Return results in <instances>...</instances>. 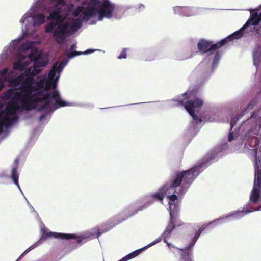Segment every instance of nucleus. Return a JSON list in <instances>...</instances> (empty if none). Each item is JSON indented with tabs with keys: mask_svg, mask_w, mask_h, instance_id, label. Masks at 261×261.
<instances>
[{
	"mask_svg": "<svg viewBox=\"0 0 261 261\" xmlns=\"http://www.w3.org/2000/svg\"><path fill=\"white\" fill-rule=\"evenodd\" d=\"M64 20V18L59 14V17H58L57 19H55L56 23L58 25L59 24H63L62 22Z\"/></svg>",
	"mask_w": 261,
	"mask_h": 261,
	"instance_id": "obj_37",
	"label": "nucleus"
},
{
	"mask_svg": "<svg viewBox=\"0 0 261 261\" xmlns=\"http://www.w3.org/2000/svg\"><path fill=\"white\" fill-rule=\"evenodd\" d=\"M24 73L22 74L21 75L18 76V77L14 79H10L9 80V82L11 86H17L19 85H21V83L23 79H24Z\"/></svg>",
	"mask_w": 261,
	"mask_h": 261,
	"instance_id": "obj_17",
	"label": "nucleus"
},
{
	"mask_svg": "<svg viewBox=\"0 0 261 261\" xmlns=\"http://www.w3.org/2000/svg\"><path fill=\"white\" fill-rule=\"evenodd\" d=\"M36 98L35 96H31L28 93L23 92V91H20V92H14V95L10 101L17 103L18 102H20L25 110H30L39 102Z\"/></svg>",
	"mask_w": 261,
	"mask_h": 261,
	"instance_id": "obj_6",
	"label": "nucleus"
},
{
	"mask_svg": "<svg viewBox=\"0 0 261 261\" xmlns=\"http://www.w3.org/2000/svg\"><path fill=\"white\" fill-rule=\"evenodd\" d=\"M41 71V70L40 69H38V68H34L33 70L31 69V68H29L27 69L25 72L24 74L25 76H36L38 74H39L40 72Z\"/></svg>",
	"mask_w": 261,
	"mask_h": 261,
	"instance_id": "obj_20",
	"label": "nucleus"
},
{
	"mask_svg": "<svg viewBox=\"0 0 261 261\" xmlns=\"http://www.w3.org/2000/svg\"><path fill=\"white\" fill-rule=\"evenodd\" d=\"M81 22L77 20L73 21L71 24H70L69 30H70L71 33L76 31L79 28L81 27Z\"/></svg>",
	"mask_w": 261,
	"mask_h": 261,
	"instance_id": "obj_26",
	"label": "nucleus"
},
{
	"mask_svg": "<svg viewBox=\"0 0 261 261\" xmlns=\"http://www.w3.org/2000/svg\"><path fill=\"white\" fill-rule=\"evenodd\" d=\"M234 126V123H233L232 122H231V123H230V126H231V129L232 128V127H233Z\"/></svg>",
	"mask_w": 261,
	"mask_h": 261,
	"instance_id": "obj_47",
	"label": "nucleus"
},
{
	"mask_svg": "<svg viewBox=\"0 0 261 261\" xmlns=\"http://www.w3.org/2000/svg\"><path fill=\"white\" fill-rule=\"evenodd\" d=\"M47 114H42L40 117H39V121H42L44 118L46 116Z\"/></svg>",
	"mask_w": 261,
	"mask_h": 261,
	"instance_id": "obj_44",
	"label": "nucleus"
},
{
	"mask_svg": "<svg viewBox=\"0 0 261 261\" xmlns=\"http://www.w3.org/2000/svg\"><path fill=\"white\" fill-rule=\"evenodd\" d=\"M37 51L36 50L32 51L29 55L28 57L31 61L35 62V60H37L38 58H40V55H36Z\"/></svg>",
	"mask_w": 261,
	"mask_h": 261,
	"instance_id": "obj_32",
	"label": "nucleus"
},
{
	"mask_svg": "<svg viewBox=\"0 0 261 261\" xmlns=\"http://www.w3.org/2000/svg\"><path fill=\"white\" fill-rule=\"evenodd\" d=\"M178 101L184 106L185 109L190 114L194 120L198 123L202 122L201 119L199 118L195 113V108H200L202 106L203 102L202 100L196 98L194 100H189L186 102H184L182 100H178Z\"/></svg>",
	"mask_w": 261,
	"mask_h": 261,
	"instance_id": "obj_9",
	"label": "nucleus"
},
{
	"mask_svg": "<svg viewBox=\"0 0 261 261\" xmlns=\"http://www.w3.org/2000/svg\"><path fill=\"white\" fill-rule=\"evenodd\" d=\"M25 56H21V60H23L25 59Z\"/></svg>",
	"mask_w": 261,
	"mask_h": 261,
	"instance_id": "obj_48",
	"label": "nucleus"
},
{
	"mask_svg": "<svg viewBox=\"0 0 261 261\" xmlns=\"http://www.w3.org/2000/svg\"><path fill=\"white\" fill-rule=\"evenodd\" d=\"M96 12H97L96 8L94 5L91 7L86 8L82 14L83 20H89L92 16L95 15Z\"/></svg>",
	"mask_w": 261,
	"mask_h": 261,
	"instance_id": "obj_14",
	"label": "nucleus"
},
{
	"mask_svg": "<svg viewBox=\"0 0 261 261\" xmlns=\"http://www.w3.org/2000/svg\"><path fill=\"white\" fill-rule=\"evenodd\" d=\"M54 2H56L58 5H64V0H53Z\"/></svg>",
	"mask_w": 261,
	"mask_h": 261,
	"instance_id": "obj_43",
	"label": "nucleus"
},
{
	"mask_svg": "<svg viewBox=\"0 0 261 261\" xmlns=\"http://www.w3.org/2000/svg\"><path fill=\"white\" fill-rule=\"evenodd\" d=\"M208 160L200 162L189 170L177 172L176 175L173 178L171 184L169 185L170 189H168L167 193L172 194L169 195L168 198L174 202L177 199L178 196H182L186 193L188 188L199 174L201 169L208 165Z\"/></svg>",
	"mask_w": 261,
	"mask_h": 261,
	"instance_id": "obj_1",
	"label": "nucleus"
},
{
	"mask_svg": "<svg viewBox=\"0 0 261 261\" xmlns=\"http://www.w3.org/2000/svg\"><path fill=\"white\" fill-rule=\"evenodd\" d=\"M161 239H160L157 240L156 241H154L152 242V243H151L150 244L148 245L147 246L144 247V248H147L148 247H150L151 246L155 244L156 243L160 242L161 241Z\"/></svg>",
	"mask_w": 261,
	"mask_h": 261,
	"instance_id": "obj_42",
	"label": "nucleus"
},
{
	"mask_svg": "<svg viewBox=\"0 0 261 261\" xmlns=\"http://www.w3.org/2000/svg\"><path fill=\"white\" fill-rule=\"evenodd\" d=\"M43 235H44V237L45 239H48L49 238H57V239H62V240H69V239L76 240V243L77 244H80L82 240V238L81 237H77L76 235L73 234L49 232H47V233H44Z\"/></svg>",
	"mask_w": 261,
	"mask_h": 261,
	"instance_id": "obj_12",
	"label": "nucleus"
},
{
	"mask_svg": "<svg viewBox=\"0 0 261 261\" xmlns=\"http://www.w3.org/2000/svg\"><path fill=\"white\" fill-rule=\"evenodd\" d=\"M258 192H259V196H258V197L257 198L256 201L255 202L252 201L251 200V196H250V202H251L254 204H255L257 202H259L260 203L259 207L258 208H251L250 210H246L245 208H244L243 211L245 212L246 213H248L252 212H253L255 211L261 210V190L260 189H258Z\"/></svg>",
	"mask_w": 261,
	"mask_h": 261,
	"instance_id": "obj_19",
	"label": "nucleus"
},
{
	"mask_svg": "<svg viewBox=\"0 0 261 261\" xmlns=\"http://www.w3.org/2000/svg\"><path fill=\"white\" fill-rule=\"evenodd\" d=\"M83 8L82 7H79L74 12V16L77 17L82 12Z\"/></svg>",
	"mask_w": 261,
	"mask_h": 261,
	"instance_id": "obj_35",
	"label": "nucleus"
},
{
	"mask_svg": "<svg viewBox=\"0 0 261 261\" xmlns=\"http://www.w3.org/2000/svg\"><path fill=\"white\" fill-rule=\"evenodd\" d=\"M122 221H119L117 223L113 224H112V222L108 221L107 223L103 224V225L105 226H108V228H106L105 230V231H101V230L98 231V235L97 236H99L100 234H101L104 232H106V231L110 230L113 226L116 225L117 224H119V223H121Z\"/></svg>",
	"mask_w": 261,
	"mask_h": 261,
	"instance_id": "obj_24",
	"label": "nucleus"
},
{
	"mask_svg": "<svg viewBox=\"0 0 261 261\" xmlns=\"http://www.w3.org/2000/svg\"><path fill=\"white\" fill-rule=\"evenodd\" d=\"M34 83L35 79L33 77L27 76L25 79H23L18 89L20 91H23V92L28 93L31 96H35L37 101H43V103L38 109L39 111L47 108L50 105L51 99L55 100L57 108L69 105L67 102L61 99L59 93L57 90H54L51 94L47 91L45 93L42 91H37V86H33Z\"/></svg>",
	"mask_w": 261,
	"mask_h": 261,
	"instance_id": "obj_2",
	"label": "nucleus"
},
{
	"mask_svg": "<svg viewBox=\"0 0 261 261\" xmlns=\"http://www.w3.org/2000/svg\"><path fill=\"white\" fill-rule=\"evenodd\" d=\"M39 59L40 58H38L37 60H35V62L33 64L34 68L44 67L46 65V63L45 62L40 61Z\"/></svg>",
	"mask_w": 261,
	"mask_h": 261,
	"instance_id": "obj_31",
	"label": "nucleus"
},
{
	"mask_svg": "<svg viewBox=\"0 0 261 261\" xmlns=\"http://www.w3.org/2000/svg\"><path fill=\"white\" fill-rule=\"evenodd\" d=\"M252 22H253L252 24L253 25L257 24V21L255 20V17L253 15L247 20L246 23L239 30L234 32L233 34L215 44H213V41H211L200 39L197 44L198 50L202 51L203 54L209 53L213 54L215 51L220 48L229 41L241 38L243 35L244 30H246L247 32L250 31L248 27Z\"/></svg>",
	"mask_w": 261,
	"mask_h": 261,
	"instance_id": "obj_3",
	"label": "nucleus"
},
{
	"mask_svg": "<svg viewBox=\"0 0 261 261\" xmlns=\"http://www.w3.org/2000/svg\"><path fill=\"white\" fill-rule=\"evenodd\" d=\"M33 21L34 25H41L45 21V16L42 13L34 15L33 16Z\"/></svg>",
	"mask_w": 261,
	"mask_h": 261,
	"instance_id": "obj_16",
	"label": "nucleus"
},
{
	"mask_svg": "<svg viewBox=\"0 0 261 261\" xmlns=\"http://www.w3.org/2000/svg\"><path fill=\"white\" fill-rule=\"evenodd\" d=\"M96 8L97 12L99 13L98 20H102L104 17L111 18L115 9V5L109 0H106L100 4L94 5Z\"/></svg>",
	"mask_w": 261,
	"mask_h": 261,
	"instance_id": "obj_8",
	"label": "nucleus"
},
{
	"mask_svg": "<svg viewBox=\"0 0 261 261\" xmlns=\"http://www.w3.org/2000/svg\"><path fill=\"white\" fill-rule=\"evenodd\" d=\"M57 26L54 32L53 36L55 38L56 41L58 44H61L65 40L66 34H71L70 30H69L70 23L65 22L63 24H59Z\"/></svg>",
	"mask_w": 261,
	"mask_h": 261,
	"instance_id": "obj_11",
	"label": "nucleus"
},
{
	"mask_svg": "<svg viewBox=\"0 0 261 261\" xmlns=\"http://www.w3.org/2000/svg\"><path fill=\"white\" fill-rule=\"evenodd\" d=\"M182 96L184 97H185V99H187L188 98H189L190 97L188 96V92H185L183 95Z\"/></svg>",
	"mask_w": 261,
	"mask_h": 261,
	"instance_id": "obj_46",
	"label": "nucleus"
},
{
	"mask_svg": "<svg viewBox=\"0 0 261 261\" xmlns=\"http://www.w3.org/2000/svg\"><path fill=\"white\" fill-rule=\"evenodd\" d=\"M175 13L183 15L184 16H189L190 11L191 10L190 7L185 6H175L173 8Z\"/></svg>",
	"mask_w": 261,
	"mask_h": 261,
	"instance_id": "obj_15",
	"label": "nucleus"
},
{
	"mask_svg": "<svg viewBox=\"0 0 261 261\" xmlns=\"http://www.w3.org/2000/svg\"><path fill=\"white\" fill-rule=\"evenodd\" d=\"M60 11L59 10H56L50 13L49 16L47 17V20H55L58 17H59Z\"/></svg>",
	"mask_w": 261,
	"mask_h": 261,
	"instance_id": "obj_29",
	"label": "nucleus"
},
{
	"mask_svg": "<svg viewBox=\"0 0 261 261\" xmlns=\"http://www.w3.org/2000/svg\"><path fill=\"white\" fill-rule=\"evenodd\" d=\"M76 44H73L70 46L69 51L67 53V57L69 59H71L75 56L83 54V52L74 51V49L76 48Z\"/></svg>",
	"mask_w": 261,
	"mask_h": 261,
	"instance_id": "obj_18",
	"label": "nucleus"
},
{
	"mask_svg": "<svg viewBox=\"0 0 261 261\" xmlns=\"http://www.w3.org/2000/svg\"><path fill=\"white\" fill-rule=\"evenodd\" d=\"M205 226H201L195 229V234L187 247L184 249H179L180 251L181 261H193L192 259V251L191 248L194 246L201 233L204 229Z\"/></svg>",
	"mask_w": 261,
	"mask_h": 261,
	"instance_id": "obj_7",
	"label": "nucleus"
},
{
	"mask_svg": "<svg viewBox=\"0 0 261 261\" xmlns=\"http://www.w3.org/2000/svg\"><path fill=\"white\" fill-rule=\"evenodd\" d=\"M177 221L175 222V227L176 226H180L183 225V222L180 220L179 219L176 218Z\"/></svg>",
	"mask_w": 261,
	"mask_h": 261,
	"instance_id": "obj_40",
	"label": "nucleus"
},
{
	"mask_svg": "<svg viewBox=\"0 0 261 261\" xmlns=\"http://www.w3.org/2000/svg\"><path fill=\"white\" fill-rule=\"evenodd\" d=\"M20 109L19 103L10 101L4 111H0V119L10 120L13 123L18 120V117L10 118V116L14 115L17 111Z\"/></svg>",
	"mask_w": 261,
	"mask_h": 261,
	"instance_id": "obj_10",
	"label": "nucleus"
},
{
	"mask_svg": "<svg viewBox=\"0 0 261 261\" xmlns=\"http://www.w3.org/2000/svg\"><path fill=\"white\" fill-rule=\"evenodd\" d=\"M126 49L125 48H124L123 49V50L122 51V52L121 53L120 55L118 56V59H125L126 58Z\"/></svg>",
	"mask_w": 261,
	"mask_h": 261,
	"instance_id": "obj_36",
	"label": "nucleus"
},
{
	"mask_svg": "<svg viewBox=\"0 0 261 261\" xmlns=\"http://www.w3.org/2000/svg\"><path fill=\"white\" fill-rule=\"evenodd\" d=\"M6 80V78H0V91L4 87L5 84L4 82Z\"/></svg>",
	"mask_w": 261,
	"mask_h": 261,
	"instance_id": "obj_38",
	"label": "nucleus"
},
{
	"mask_svg": "<svg viewBox=\"0 0 261 261\" xmlns=\"http://www.w3.org/2000/svg\"><path fill=\"white\" fill-rule=\"evenodd\" d=\"M220 54L219 51H217L214 56V59H213V65H216L220 59Z\"/></svg>",
	"mask_w": 261,
	"mask_h": 261,
	"instance_id": "obj_34",
	"label": "nucleus"
},
{
	"mask_svg": "<svg viewBox=\"0 0 261 261\" xmlns=\"http://www.w3.org/2000/svg\"><path fill=\"white\" fill-rule=\"evenodd\" d=\"M11 178L12 179L14 183L15 184V185H16L17 187H18L19 188V183H18L19 175L17 173V167L13 168L12 171H11Z\"/></svg>",
	"mask_w": 261,
	"mask_h": 261,
	"instance_id": "obj_23",
	"label": "nucleus"
},
{
	"mask_svg": "<svg viewBox=\"0 0 261 261\" xmlns=\"http://www.w3.org/2000/svg\"><path fill=\"white\" fill-rule=\"evenodd\" d=\"M45 83H46V82ZM44 85H45V83H44V79H41L40 80H37V83H36V85L35 86H37V91H38L39 89L42 88L44 86ZM44 89L45 90H46V91H48L50 89L47 90V89H46L45 88V87H44Z\"/></svg>",
	"mask_w": 261,
	"mask_h": 261,
	"instance_id": "obj_33",
	"label": "nucleus"
},
{
	"mask_svg": "<svg viewBox=\"0 0 261 261\" xmlns=\"http://www.w3.org/2000/svg\"><path fill=\"white\" fill-rule=\"evenodd\" d=\"M170 221L168 226H167L164 231V236H165L164 242L167 244L169 248L171 249V248H174V246H172V245L167 241L166 238L170 234V232L175 228V222L177 221V220L176 217L173 216L171 211H170Z\"/></svg>",
	"mask_w": 261,
	"mask_h": 261,
	"instance_id": "obj_13",
	"label": "nucleus"
},
{
	"mask_svg": "<svg viewBox=\"0 0 261 261\" xmlns=\"http://www.w3.org/2000/svg\"><path fill=\"white\" fill-rule=\"evenodd\" d=\"M12 124V123L10 120L0 119V134L3 132V128L4 126L6 127H9Z\"/></svg>",
	"mask_w": 261,
	"mask_h": 261,
	"instance_id": "obj_27",
	"label": "nucleus"
},
{
	"mask_svg": "<svg viewBox=\"0 0 261 261\" xmlns=\"http://www.w3.org/2000/svg\"><path fill=\"white\" fill-rule=\"evenodd\" d=\"M256 105V102L255 101H251L249 104L248 105L247 108L245 111L242 112L241 114L239 116L238 119L241 118L243 117L246 113H248L249 111L252 110L254 107Z\"/></svg>",
	"mask_w": 261,
	"mask_h": 261,
	"instance_id": "obj_25",
	"label": "nucleus"
},
{
	"mask_svg": "<svg viewBox=\"0 0 261 261\" xmlns=\"http://www.w3.org/2000/svg\"><path fill=\"white\" fill-rule=\"evenodd\" d=\"M8 69L7 68L4 69L2 71H1L0 73H1V76H2V78L4 77L6 75V74L8 72Z\"/></svg>",
	"mask_w": 261,
	"mask_h": 261,
	"instance_id": "obj_39",
	"label": "nucleus"
},
{
	"mask_svg": "<svg viewBox=\"0 0 261 261\" xmlns=\"http://www.w3.org/2000/svg\"><path fill=\"white\" fill-rule=\"evenodd\" d=\"M233 140V132H230L228 135V141L231 142Z\"/></svg>",
	"mask_w": 261,
	"mask_h": 261,
	"instance_id": "obj_41",
	"label": "nucleus"
},
{
	"mask_svg": "<svg viewBox=\"0 0 261 261\" xmlns=\"http://www.w3.org/2000/svg\"><path fill=\"white\" fill-rule=\"evenodd\" d=\"M29 62H25V64H23L21 61L16 62L13 63V69L22 71L24 69L26 66L29 65Z\"/></svg>",
	"mask_w": 261,
	"mask_h": 261,
	"instance_id": "obj_22",
	"label": "nucleus"
},
{
	"mask_svg": "<svg viewBox=\"0 0 261 261\" xmlns=\"http://www.w3.org/2000/svg\"><path fill=\"white\" fill-rule=\"evenodd\" d=\"M168 189H169L168 184H165L161 187L155 193L152 194L150 196V198L147 200L145 203H144L139 208L133 211L132 213L128 214L127 215V218L133 216L134 215L137 214L139 211L146 208L149 205L153 204L154 200L160 201L161 203H162L165 195L168 193Z\"/></svg>",
	"mask_w": 261,
	"mask_h": 261,
	"instance_id": "obj_5",
	"label": "nucleus"
},
{
	"mask_svg": "<svg viewBox=\"0 0 261 261\" xmlns=\"http://www.w3.org/2000/svg\"><path fill=\"white\" fill-rule=\"evenodd\" d=\"M24 253H23L22 255H21V256H20V257H19V258L23 256V255L24 254Z\"/></svg>",
	"mask_w": 261,
	"mask_h": 261,
	"instance_id": "obj_49",
	"label": "nucleus"
},
{
	"mask_svg": "<svg viewBox=\"0 0 261 261\" xmlns=\"http://www.w3.org/2000/svg\"><path fill=\"white\" fill-rule=\"evenodd\" d=\"M67 62V60H63L60 63L57 62L53 64L51 69L48 73V79L46 81L45 88L46 89L56 88L60 76L59 74L64 68Z\"/></svg>",
	"mask_w": 261,
	"mask_h": 261,
	"instance_id": "obj_4",
	"label": "nucleus"
},
{
	"mask_svg": "<svg viewBox=\"0 0 261 261\" xmlns=\"http://www.w3.org/2000/svg\"><path fill=\"white\" fill-rule=\"evenodd\" d=\"M57 25V24L55 22H49L45 27V32L46 33H51Z\"/></svg>",
	"mask_w": 261,
	"mask_h": 261,
	"instance_id": "obj_30",
	"label": "nucleus"
},
{
	"mask_svg": "<svg viewBox=\"0 0 261 261\" xmlns=\"http://www.w3.org/2000/svg\"><path fill=\"white\" fill-rule=\"evenodd\" d=\"M14 92L15 90L13 89L10 88L8 89L5 93H4V98L5 100L10 99L11 98H12L14 95Z\"/></svg>",
	"mask_w": 261,
	"mask_h": 261,
	"instance_id": "obj_28",
	"label": "nucleus"
},
{
	"mask_svg": "<svg viewBox=\"0 0 261 261\" xmlns=\"http://www.w3.org/2000/svg\"><path fill=\"white\" fill-rule=\"evenodd\" d=\"M94 51V50L92 49H87L85 51L83 52V54H89L92 53Z\"/></svg>",
	"mask_w": 261,
	"mask_h": 261,
	"instance_id": "obj_45",
	"label": "nucleus"
},
{
	"mask_svg": "<svg viewBox=\"0 0 261 261\" xmlns=\"http://www.w3.org/2000/svg\"><path fill=\"white\" fill-rule=\"evenodd\" d=\"M145 248H144L141 249H138L134 252H132V253L127 255L126 256H125L119 261H127L129 259H132L136 257L137 255H138L141 252L142 250H143Z\"/></svg>",
	"mask_w": 261,
	"mask_h": 261,
	"instance_id": "obj_21",
	"label": "nucleus"
}]
</instances>
